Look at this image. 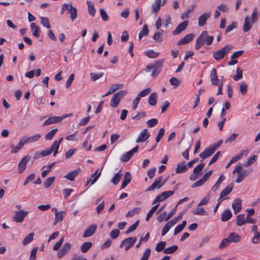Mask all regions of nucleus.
<instances>
[{"label":"nucleus","instance_id":"nucleus-1","mask_svg":"<svg viewBox=\"0 0 260 260\" xmlns=\"http://www.w3.org/2000/svg\"><path fill=\"white\" fill-rule=\"evenodd\" d=\"M214 40V37L208 36L207 31H203L198 37L195 45V48L199 50L205 44L207 45H210Z\"/></svg>","mask_w":260,"mask_h":260},{"label":"nucleus","instance_id":"nucleus-2","mask_svg":"<svg viewBox=\"0 0 260 260\" xmlns=\"http://www.w3.org/2000/svg\"><path fill=\"white\" fill-rule=\"evenodd\" d=\"M250 172V170L243 169L242 164L239 163L233 172L234 174L236 173L238 174L237 178L235 180L236 182L238 183L241 182Z\"/></svg>","mask_w":260,"mask_h":260},{"label":"nucleus","instance_id":"nucleus-3","mask_svg":"<svg viewBox=\"0 0 260 260\" xmlns=\"http://www.w3.org/2000/svg\"><path fill=\"white\" fill-rule=\"evenodd\" d=\"M63 138H60L58 140L55 141L49 148L42 150L41 152V155L42 156H46L53 152V156H55L58 153L60 144Z\"/></svg>","mask_w":260,"mask_h":260},{"label":"nucleus","instance_id":"nucleus-4","mask_svg":"<svg viewBox=\"0 0 260 260\" xmlns=\"http://www.w3.org/2000/svg\"><path fill=\"white\" fill-rule=\"evenodd\" d=\"M66 10H68L71 20L73 21L77 16V10L71 3L63 4L61 6V14H63Z\"/></svg>","mask_w":260,"mask_h":260},{"label":"nucleus","instance_id":"nucleus-5","mask_svg":"<svg viewBox=\"0 0 260 260\" xmlns=\"http://www.w3.org/2000/svg\"><path fill=\"white\" fill-rule=\"evenodd\" d=\"M127 94V92L124 90H120V91L114 93L110 102V106L113 108H116L119 105L121 99Z\"/></svg>","mask_w":260,"mask_h":260},{"label":"nucleus","instance_id":"nucleus-6","mask_svg":"<svg viewBox=\"0 0 260 260\" xmlns=\"http://www.w3.org/2000/svg\"><path fill=\"white\" fill-rule=\"evenodd\" d=\"M233 46L231 45H227L221 49L218 50L214 52L213 58L216 60H219L224 58L225 54L228 53L232 49Z\"/></svg>","mask_w":260,"mask_h":260},{"label":"nucleus","instance_id":"nucleus-7","mask_svg":"<svg viewBox=\"0 0 260 260\" xmlns=\"http://www.w3.org/2000/svg\"><path fill=\"white\" fill-rule=\"evenodd\" d=\"M137 241L136 237H128L124 239L120 245V247H124L125 250H129Z\"/></svg>","mask_w":260,"mask_h":260},{"label":"nucleus","instance_id":"nucleus-8","mask_svg":"<svg viewBox=\"0 0 260 260\" xmlns=\"http://www.w3.org/2000/svg\"><path fill=\"white\" fill-rule=\"evenodd\" d=\"M139 149V146L137 145L132 150L126 152V153L123 154L120 157V160L122 162H127L134 155V153L137 152Z\"/></svg>","mask_w":260,"mask_h":260},{"label":"nucleus","instance_id":"nucleus-9","mask_svg":"<svg viewBox=\"0 0 260 260\" xmlns=\"http://www.w3.org/2000/svg\"><path fill=\"white\" fill-rule=\"evenodd\" d=\"M28 213V212L25 210L16 211L13 220L16 222L21 223Z\"/></svg>","mask_w":260,"mask_h":260},{"label":"nucleus","instance_id":"nucleus-10","mask_svg":"<svg viewBox=\"0 0 260 260\" xmlns=\"http://www.w3.org/2000/svg\"><path fill=\"white\" fill-rule=\"evenodd\" d=\"M30 157L27 155L23 157L18 164V172L19 174L23 172L26 168L27 162L30 160Z\"/></svg>","mask_w":260,"mask_h":260},{"label":"nucleus","instance_id":"nucleus-11","mask_svg":"<svg viewBox=\"0 0 260 260\" xmlns=\"http://www.w3.org/2000/svg\"><path fill=\"white\" fill-rule=\"evenodd\" d=\"M163 62V60H158L152 65V76H156L159 73Z\"/></svg>","mask_w":260,"mask_h":260},{"label":"nucleus","instance_id":"nucleus-12","mask_svg":"<svg viewBox=\"0 0 260 260\" xmlns=\"http://www.w3.org/2000/svg\"><path fill=\"white\" fill-rule=\"evenodd\" d=\"M71 244L69 243H66L64 244L62 247L59 250V251L57 252L58 258H61L64 255H65L67 253V252L71 249Z\"/></svg>","mask_w":260,"mask_h":260},{"label":"nucleus","instance_id":"nucleus-13","mask_svg":"<svg viewBox=\"0 0 260 260\" xmlns=\"http://www.w3.org/2000/svg\"><path fill=\"white\" fill-rule=\"evenodd\" d=\"M162 177L156 178L154 182L147 188V190L151 191L155 188H160L164 184V182H162Z\"/></svg>","mask_w":260,"mask_h":260},{"label":"nucleus","instance_id":"nucleus-14","mask_svg":"<svg viewBox=\"0 0 260 260\" xmlns=\"http://www.w3.org/2000/svg\"><path fill=\"white\" fill-rule=\"evenodd\" d=\"M96 229L97 226L94 224L88 226L83 233V237L86 238L92 236L95 233Z\"/></svg>","mask_w":260,"mask_h":260},{"label":"nucleus","instance_id":"nucleus-15","mask_svg":"<svg viewBox=\"0 0 260 260\" xmlns=\"http://www.w3.org/2000/svg\"><path fill=\"white\" fill-rule=\"evenodd\" d=\"M188 24L187 21H184L180 23L176 28V29L173 31L174 35H177L181 33L182 31L184 30Z\"/></svg>","mask_w":260,"mask_h":260},{"label":"nucleus","instance_id":"nucleus-16","mask_svg":"<svg viewBox=\"0 0 260 260\" xmlns=\"http://www.w3.org/2000/svg\"><path fill=\"white\" fill-rule=\"evenodd\" d=\"M101 174V171L98 169L94 173L92 174L91 178L87 180L86 185L90 183V185L93 184L99 179Z\"/></svg>","mask_w":260,"mask_h":260},{"label":"nucleus","instance_id":"nucleus-17","mask_svg":"<svg viewBox=\"0 0 260 260\" xmlns=\"http://www.w3.org/2000/svg\"><path fill=\"white\" fill-rule=\"evenodd\" d=\"M61 121L60 116H52L46 120L43 123V125L46 126L53 123H56Z\"/></svg>","mask_w":260,"mask_h":260},{"label":"nucleus","instance_id":"nucleus-18","mask_svg":"<svg viewBox=\"0 0 260 260\" xmlns=\"http://www.w3.org/2000/svg\"><path fill=\"white\" fill-rule=\"evenodd\" d=\"M25 144V143L24 142V140L23 139V138H22L20 140V141H19V142L18 143L17 145H16V146L12 145L11 146V152L12 153H16L18 152L23 147V146Z\"/></svg>","mask_w":260,"mask_h":260},{"label":"nucleus","instance_id":"nucleus-19","mask_svg":"<svg viewBox=\"0 0 260 260\" xmlns=\"http://www.w3.org/2000/svg\"><path fill=\"white\" fill-rule=\"evenodd\" d=\"M164 32V30L162 29H160L158 31L155 32L153 36L152 37L153 39L156 43H161L163 42L165 39L163 35Z\"/></svg>","mask_w":260,"mask_h":260},{"label":"nucleus","instance_id":"nucleus-20","mask_svg":"<svg viewBox=\"0 0 260 260\" xmlns=\"http://www.w3.org/2000/svg\"><path fill=\"white\" fill-rule=\"evenodd\" d=\"M210 17V13H205L202 14L198 19V24L200 27L203 26L205 25L207 20Z\"/></svg>","mask_w":260,"mask_h":260},{"label":"nucleus","instance_id":"nucleus-21","mask_svg":"<svg viewBox=\"0 0 260 260\" xmlns=\"http://www.w3.org/2000/svg\"><path fill=\"white\" fill-rule=\"evenodd\" d=\"M210 77L211 79V83L214 85H217L219 83V79L217 75L216 70L215 68H212Z\"/></svg>","mask_w":260,"mask_h":260},{"label":"nucleus","instance_id":"nucleus-22","mask_svg":"<svg viewBox=\"0 0 260 260\" xmlns=\"http://www.w3.org/2000/svg\"><path fill=\"white\" fill-rule=\"evenodd\" d=\"M150 135L148 134L147 129H144L141 132L136 142L137 143L144 142L148 139Z\"/></svg>","mask_w":260,"mask_h":260},{"label":"nucleus","instance_id":"nucleus-23","mask_svg":"<svg viewBox=\"0 0 260 260\" xmlns=\"http://www.w3.org/2000/svg\"><path fill=\"white\" fill-rule=\"evenodd\" d=\"M41 137L40 134H36L29 137H23V139L24 140L25 144L32 143L39 141Z\"/></svg>","mask_w":260,"mask_h":260},{"label":"nucleus","instance_id":"nucleus-24","mask_svg":"<svg viewBox=\"0 0 260 260\" xmlns=\"http://www.w3.org/2000/svg\"><path fill=\"white\" fill-rule=\"evenodd\" d=\"M253 23V22L250 21L249 17L246 16L245 18L244 23L243 26V31L245 32L248 31L252 27Z\"/></svg>","mask_w":260,"mask_h":260},{"label":"nucleus","instance_id":"nucleus-25","mask_svg":"<svg viewBox=\"0 0 260 260\" xmlns=\"http://www.w3.org/2000/svg\"><path fill=\"white\" fill-rule=\"evenodd\" d=\"M193 38V35L192 34L186 35L184 38L181 39L177 43L178 45L186 44L192 40Z\"/></svg>","mask_w":260,"mask_h":260},{"label":"nucleus","instance_id":"nucleus-26","mask_svg":"<svg viewBox=\"0 0 260 260\" xmlns=\"http://www.w3.org/2000/svg\"><path fill=\"white\" fill-rule=\"evenodd\" d=\"M214 153V151H213L210 147H208L200 154V156L203 158V159H205L211 156Z\"/></svg>","mask_w":260,"mask_h":260},{"label":"nucleus","instance_id":"nucleus-27","mask_svg":"<svg viewBox=\"0 0 260 260\" xmlns=\"http://www.w3.org/2000/svg\"><path fill=\"white\" fill-rule=\"evenodd\" d=\"M80 173V169L74 170L68 173L64 177L68 180L73 181L75 180V177L78 176Z\"/></svg>","mask_w":260,"mask_h":260},{"label":"nucleus","instance_id":"nucleus-28","mask_svg":"<svg viewBox=\"0 0 260 260\" xmlns=\"http://www.w3.org/2000/svg\"><path fill=\"white\" fill-rule=\"evenodd\" d=\"M241 200L240 199H236L232 204V208L235 213H237L241 209Z\"/></svg>","mask_w":260,"mask_h":260},{"label":"nucleus","instance_id":"nucleus-29","mask_svg":"<svg viewBox=\"0 0 260 260\" xmlns=\"http://www.w3.org/2000/svg\"><path fill=\"white\" fill-rule=\"evenodd\" d=\"M192 213L196 215H207L208 212L204 209V208L198 206L196 209L192 210Z\"/></svg>","mask_w":260,"mask_h":260},{"label":"nucleus","instance_id":"nucleus-30","mask_svg":"<svg viewBox=\"0 0 260 260\" xmlns=\"http://www.w3.org/2000/svg\"><path fill=\"white\" fill-rule=\"evenodd\" d=\"M188 168V167L185 164V162L183 161L177 165V167L176 169V173L177 174H179L185 172L187 171Z\"/></svg>","mask_w":260,"mask_h":260},{"label":"nucleus","instance_id":"nucleus-31","mask_svg":"<svg viewBox=\"0 0 260 260\" xmlns=\"http://www.w3.org/2000/svg\"><path fill=\"white\" fill-rule=\"evenodd\" d=\"M230 242H239L241 240V237L236 233H231L227 238Z\"/></svg>","mask_w":260,"mask_h":260},{"label":"nucleus","instance_id":"nucleus-32","mask_svg":"<svg viewBox=\"0 0 260 260\" xmlns=\"http://www.w3.org/2000/svg\"><path fill=\"white\" fill-rule=\"evenodd\" d=\"M161 7V0H155L152 5L151 12L156 13L159 10Z\"/></svg>","mask_w":260,"mask_h":260},{"label":"nucleus","instance_id":"nucleus-33","mask_svg":"<svg viewBox=\"0 0 260 260\" xmlns=\"http://www.w3.org/2000/svg\"><path fill=\"white\" fill-rule=\"evenodd\" d=\"M232 216V213L229 209H226L221 214V219L222 221H226L230 220Z\"/></svg>","mask_w":260,"mask_h":260},{"label":"nucleus","instance_id":"nucleus-34","mask_svg":"<svg viewBox=\"0 0 260 260\" xmlns=\"http://www.w3.org/2000/svg\"><path fill=\"white\" fill-rule=\"evenodd\" d=\"M248 153V150H242L239 154L232 158L231 159V162L235 163L239 160L244 155H247Z\"/></svg>","mask_w":260,"mask_h":260},{"label":"nucleus","instance_id":"nucleus-35","mask_svg":"<svg viewBox=\"0 0 260 260\" xmlns=\"http://www.w3.org/2000/svg\"><path fill=\"white\" fill-rule=\"evenodd\" d=\"M30 28L32 35L38 38L40 37V29L39 27L36 25L35 23H31L30 24Z\"/></svg>","mask_w":260,"mask_h":260},{"label":"nucleus","instance_id":"nucleus-36","mask_svg":"<svg viewBox=\"0 0 260 260\" xmlns=\"http://www.w3.org/2000/svg\"><path fill=\"white\" fill-rule=\"evenodd\" d=\"M233 186L229 185L226 186L220 193V198H223L229 195L233 190Z\"/></svg>","mask_w":260,"mask_h":260},{"label":"nucleus","instance_id":"nucleus-37","mask_svg":"<svg viewBox=\"0 0 260 260\" xmlns=\"http://www.w3.org/2000/svg\"><path fill=\"white\" fill-rule=\"evenodd\" d=\"M149 33V29L147 24H145L142 30L139 32L138 36L139 41H140L143 37L147 36Z\"/></svg>","mask_w":260,"mask_h":260},{"label":"nucleus","instance_id":"nucleus-38","mask_svg":"<svg viewBox=\"0 0 260 260\" xmlns=\"http://www.w3.org/2000/svg\"><path fill=\"white\" fill-rule=\"evenodd\" d=\"M149 104L151 106H154L157 103V94L155 92H153L150 94L148 99Z\"/></svg>","mask_w":260,"mask_h":260},{"label":"nucleus","instance_id":"nucleus-39","mask_svg":"<svg viewBox=\"0 0 260 260\" xmlns=\"http://www.w3.org/2000/svg\"><path fill=\"white\" fill-rule=\"evenodd\" d=\"M121 86V84H115L112 85V86L109 89L108 91L105 94L103 95L102 96L105 97L112 93H113L115 91L119 89Z\"/></svg>","mask_w":260,"mask_h":260},{"label":"nucleus","instance_id":"nucleus-40","mask_svg":"<svg viewBox=\"0 0 260 260\" xmlns=\"http://www.w3.org/2000/svg\"><path fill=\"white\" fill-rule=\"evenodd\" d=\"M86 3L88 6V12L89 14L91 16L94 17L96 13V10L94 5L92 4L89 1H87Z\"/></svg>","mask_w":260,"mask_h":260},{"label":"nucleus","instance_id":"nucleus-41","mask_svg":"<svg viewBox=\"0 0 260 260\" xmlns=\"http://www.w3.org/2000/svg\"><path fill=\"white\" fill-rule=\"evenodd\" d=\"M236 223L237 225L239 226H241L245 223L244 214H241L237 216L236 218Z\"/></svg>","mask_w":260,"mask_h":260},{"label":"nucleus","instance_id":"nucleus-42","mask_svg":"<svg viewBox=\"0 0 260 260\" xmlns=\"http://www.w3.org/2000/svg\"><path fill=\"white\" fill-rule=\"evenodd\" d=\"M92 243L90 242H86L83 243L81 246V251L83 253L86 252L92 246Z\"/></svg>","mask_w":260,"mask_h":260},{"label":"nucleus","instance_id":"nucleus-43","mask_svg":"<svg viewBox=\"0 0 260 260\" xmlns=\"http://www.w3.org/2000/svg\"><path fill=\"white\" fill-rule=\"evenodd\" d=\"M186 225V221L184 220L181 224L178 225L174 229V235H176L181 232Z\"/></svg>","mask_w":260,"mask_h":260},{"label":"nucleus","instance_id":"nucleus-44","mask_svg":"<svg viewBox=\"0 0 260 260\" xmlns=\"http://www.w3.org/2000/svg\"><path fill=\"white\" fill-rule=\"evenodd\" d=\"M41 23L45 27L50 29L51 25L49 21V19L46 17H41Z\"/></svg>","mask_w":260,"mask_h":260},{"label":"nucleus","instance_id":"nucleus-45","mask_svg":"<svg viewBox=\"0 0 260 260\" xmlns=\"http://www.w3.org/2000/svg\"><path fill=\"white\" fill-rule=\"evenodd\" d=\"M140 210L141 209L139 207L134 208L128 211L126 214L125 216L127 218L133 217L135 214H138L140 212Z\"/></svg>","mask_w":260,"mask_h":260},{"label":"nucleus","instance_id":"nucleus-46","mask_svg":"<svg viewBox=\"0 0 260 260\" xmlns=\"http://www.w3.org/2000/svg\"><path fill=\"white\" fill-rule=\"evenodd\" d=\"M122 175L120 173V171L117 172L112 179L111 182L115 185H117L120 180Z\"/></svg>","mask_w":260,"mask_h":260},{"label":"nucleus","instance_id":"nucleus-47","mask_svg":"<svg viewBox=\"0 0 260 260\" xmlns=\"http://www.w3.org/2000/svg\"><path fill=\"white\" fill-rule=\"evenodd\" d=\"M34 233H31L26 236L23 241V245H26L33 240Z\"/></svg>","mask_w":260,"mask_h":260},{"label":"nucleus","instance_id":"nucleus-48","mask_svg":"<svg viewBox=\"0 0 260 260\" xmlns=\"http://www.w3.org/2000/svg\"><path fill=\"white\" fill-rule=\"evenodd\" d=\"M151 91V89L150 88H147L146 89H143L140 93H139L136 97H138L140 100L141 98L145 97Z\"/></svg>","mask_w":260,"mask_h":260},{"label":"nucleus","instance_id":"nucleus-49","mask_svg":"<svg viewBox=\"0 0 260 260\" xmlns=\"http://www.w3.org/2000/svg\"><path fill=\"white\" fill-rule=\"evenodd\" d=\"M145 54L149 58H154L159 55V53L154 52L153 50H148L145 52Z\"/></svg>","mask_w":260,"mask_h":260},{"label":"nucleus","instance_id":"nucleus-50","mask_svg":"<svg viewBox=\"0 0 260 260\" xmlns=\"http://www.w3.org/2000/svg\"><path fill=\"white\" fill-rule=\"evenodd\" d=\"M205 166V164L203 162H201L196 167H195L193 170L194 174H197L199 176L201 174V172Z\"/></svg>","mask_w":260,"mask_h":260},{"label":"nucleus","instance_id":"nucleus-51","mask_svg":"<svg viewBox=\"0 0 260 260\" xmlns=\"http://www.w3.org/2000/svg\"><path fill=\"white\" fill-rule=\"evenodd\" d=\"M177 249V246L173 245L172 246L165 248L164 250V253L166 254H172L175 252Z\"/></svg>","mask_w":260,"mask_h":260},{"label":"nucleus","instance_id":"nucleus-52","mask_svg":"<svg viewBox=\"0 0 260 260\" xmlns=\"http://www.w3.org/2000/svg\"><path fill=\"white\" fill-rule=\"evenodd\" d=\"M57 128H54L50 131L45 135V139L46 140H51L53 139L55 133L57 131Z\"/></svg>","mask_w":260,"mask_h":260},{"label":"nucleus","instance_id":"nucleus-53","mask_svg":"<svg viewBox=\"0 0 260 260\" xmlns=\"http://www.w3.org/2000/svg\"><path fill=\"white\" fill-rule=\"evenodd\" d=\"M159 204H157L154 205L151 210L149 211V212L147 213L146 217V220L149 221L150 218L151 217V216L153 215L154 212L156 211V210L157 209L158 207Z\"/></svg>","mask_w":260,"mask_h":260},{"label":"nucleus","instance_id":"nucleus-54","mask_svg":"<svg viewBox=\"0 0 260 260\" xmlns=\"http://www.w3.org/2000/svg\"><path fill=\"white\" fill-rule=\"evenodd\" d=\"M243 77V73L242 71L239 68H237L236 70V74L235 75L233 76V79L236 81H239Z\"/></svg>","mask_w":260,"mask_h":260},{"label":"nucleus","instance_id":"nucleus-55","mask_svg":"<svg viewBox=\"0 0 260 260\" xmlns=\"http://www.w3.org/2000/svg\"><path fill=\"white\" fill-rule=\"evenodd\" d=\"M63 212L62 211H59L58 213H56L55 215V221L54 224H56L58 222L61 221L63 219Z\"/></svg>","mask_w":260,"mask_h":260},{"label":"nucleus","instance_id":"nucleus-56","mask_svg":"<svg viewBox=\"0 0 260 260\" xmlns=\"http://www.w3.org/2000/svg\"><path fill=\"white\" fill-rule=\"evenodd\" d=\"M210 199V193L207 194L204 198H203L198 204V206L206 205L208 204Z\"/></svg>","mask_w":260,"mask_h":260},{"label":"nucleus","instance_id":"nucleus-57","mask_svg":"<svg viewBox=\"0 0 260 260\" xmlns=\"http://www.w3.org/2000/svg\"><path fill=\"white\" fill-rule=\"evenodd\" d=\"M54 179H55L54 177H51L48 178L44 183V187L46 188L49 187L52 185L53 182H54Z\"/></svg>","mask_w":260,"mask_h":260},{"label":"nucleus","instance_id":"nucleus-58","mask_svg":"<svg viewBox=\"0 0 260 260\" xmlns=\"http://www.w3.org/2000/svg\"><path fill=\"white\" fill-rule=\"evenodd\" d=\"M240 91L242 95H245L247 91V85L244 82H242L239 86Z\"/></svg>","mask_w":260,"mask_h":260},{"label":"nucleus","instance_id":"nucleus-59","mask_svg":"<svg viewBox=\"0 0 260 260\" xmlns=\"http://www.w3.org/2000/svg\"><path fill=\"white\" fill-rule=\"evenodd\" d=\"M139 220H137L135 223L132 225L129 228L125 231V234H128L133 231H134L139 225Z\"/></svg>","mask_w":260,"mask_h":260},{"label":"nucleus","instance_id":"nucleus-60","mask_svg":"<svg viewBox=\"0 0 260 260\" xmlns=\"http://www.w3.org/2000/svg\"><path fill=\"white\" fill-rule=\"evenodd\" d=\"M217 9L220 12H227L229 10V7L225 4L222 3L221 4L219 5L217 7Z\"/></svg>","mask_w":260,"mask_h":260},{"label":"nucleus","instance_id":"nucleus-61","mask_svg":"<svg viewBox=\"0 0 260 260\" xmlns=\"http://www.w3.org/2000/svg\"><path fill=\"white\" fill-rule=\"evenodd\" d=\"M151 254V249L147 248L144 251L140 260H148Z\"/></svg>","mask_w":260,"mask_h":260},{"label":"nucleus","instance_id":"nucleus-62","mask_svg":"<svg viewBox=\"0 0 260 260\" xmlns=\"http://www.w3.org/2000/svg\"><path fill=\"white\" fill-rule=\"evenodd\" d=\"M90 75L92 80L95 81L101 78L104 75V73L103 72H100L99 73H91Z\"/></svg>","mask_w":260,"mask_h":260},{"label":"nucleus","instance_id":"nucleus-63","mask_svg":"<svg viewBox=\"0 0 260 260\" xmlns=\"http://www.w3.org/2000/svg\"><path fill=\"white\" fill-rule=\"evenodd\" d=\"M166 243L165 241L159 242L155 247V250L157 252L162 251L165 247Z\"/></svg>","mask_w":260,"mask_h":260},{"label":"nucleus","instance_id":"nucleus-64","mask_svg":"<svg viewBox=\"0 0 260 260\" xmlns=\"http://www.w3.org/2000/svg\"><path fill=\"white\" fill-rule=\"evenodd\" d=\"M260 241V231L254 234V236L252 239L251 242L252 243L255 244H257Z\"/></svg>","mask_w":260,"mask_h":260}]
</instances>
